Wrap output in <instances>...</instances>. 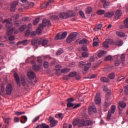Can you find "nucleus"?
I'll list each match as a JSON object with an SVG mask.
<instances>
[{
    "label": "nucleus",
    "instance_id": "1",
    "mask_svg": "<svg viewBox=\"0 0 128 128\" xmlns=\"http://www.w3.org/2000/svg\"><path fill=\"white\" fill-rule=\"evenodd\" d=\"M3 24L4 22H6V28L7 29L6 34L8 36H10V34H12V32L14 30V28L12 27L14 24L12 22V19L8 20L6 19L2 22Z\"/></svg>",
    "mask_w": 128,
    "mask_h": 128
},
{
    "label": "nucleus",
    "instance_id": "2",
    "mask_svg": "<svg viewBox=\"0 0 128 128\" xmlns=\"http://www.w3.org/2000/svg\"><path fill=\"white\" fill-rule=\"evenodd\" d=\"M72 124L74 126L78 125V126L80 128L82 126H87L89 125L90 124L88 120H80L79 119L76 118L73 121Z\"/></svg>",
    "mask_w": 128,
    "mask_h": 128
},
{
    "label": "nucleus",
    "instance_id": "3",
    "mask_svg": "<svg viewBox=\"0 0 128 128\" xmlns=\"http://www.w3.org/2000/svg\"><path fill=\"white\" fill-rule=\"evenodd\" d=\"M77 35H78V34L75 32L72 34H70V36L67 38L66 40V42L68 44H70L72 42H73V40H76Z\"/></svg>",
    "mask_w": 128,
    "mask_h": 128
},
{
    "label": "nucleus",
    "instance_id": "4",
    "mask_svg": "<svg viewBox=\"0 0 128 128\" xmlns=\"http://www.w3.org/2000/svg\"><path fill=\"white\" fill-rule=\"evenodd\" d=\"M48 120L50 122V126L51 128H54L56 126V124L58 122V120H54V118L52 117H49Z\"/></svg>",
    "mask_w": 128,
    "mask_h": 128
},
{
    "label": "nucleus",
    "instance_id": "5",
    "mask_svg": "<svg viewBox=\"0 0 128 128\" xmlns=\"http://www.w3.org/2000/svg\"><path fill=\"white\" fill-rule=\"evenodd\" d=\"M97 112L96 106L94 103H92V104L88 108V114L90 115L92 114V112L96 113Z\"/></svg>",
    "mask_w": 128,
    "mask_h": 128
},
{
    "label": "nucleus",
    "instance_id": "6",
    "mask_svg": "<svg viewBox=\"0 0 128 128\" xmlns=\"http://www.w3.org/2000/svg\"><path fill=\"white\" fill-rule=\"evenodd\" d=\"M48 42V40H44L42 38H38V44H41L42 46H46Z\"/></svg>",
    "mask_w": 128,
    "mask_h": 128
},
{
    "label": "nucleus",
    "instance_id": "7",
    "mask_svg": "<svg viewBox=\"0 0 128 128\" xmlns=\"http://www.w3.org/2000/svg\"><path fill=\"white\" fill-rule=\"evenodd\" d=\"M6 90L7 96H10L12 92V86L10 84H8L6 86Z\"/></svg>",
    "mask_w": 128,
    "mask_h": 128
},
{
    "label": "nucleus",
    "instance_id": "8",
    "mask_svg": "<svg viewBox=\"0 0 128 128\" xmlns=\"http://www.w3.org/2000/svg\"><path fill=\"white\" fill-rule=\"evenodd\" d=\"M64 32H60V33H58L55 37V40H64Z\"/></svg>",
    "mask_w": 128,
    "mask_h": 128
},
{
    "label": "nucleus",
    "instance_id": "9",
    "mask_svg": "<svg viewBox=\"0 0 128 128\" xmlns=\"http://www.w3.org/2000/svg\"><path fill=\"white\" fill-rule=\"evenodd\" d=\"M94 101L96 104L100 106L101 103V98L100 97V93H97L95 96Z\"/></svg>",
    "mask_w": 128,
    "mask_h": 128
},
{
    "label": "nucleus",
    "instance_id": "10",
    "mask_svg": "<svg viewBox=\"0 0 128 128\" xmlns=\"http://www.w3.org/2000/svg\"><path fill=\"white\" fill-rule=\"evenodd\" d=\"M18 4V2L16 1L13 2L10 5V10L11 12H14L16 8V6Z\"/></svg>",
    "mask_w": 128,
    "mask_h": 128
},
{
    "label": "nucleus",
    "instance_id": "11",
    "mask_svg": "<svg viewBox=\"0 0 128 128\" xmlns=\"http://www.w3.org/2000/svg\"><path fill=\"white\" fill-rule=\"evenodd\" d=\"M112 44V40L110 39H106V41H104L103 43V46L106 48H108L109 47L108 44Z\"/></svg>",
    "mask_w": 128,
    "mask_h": 128
},
{
    "label": "nucleus",
    "instance_id": "12",
    "mask_svg": "<svg viewBox=\"0 0 128 128\" xmlns=\"http://www.w3.org/2000/svg\"><path fill=\"white\" fill-rule=\"evenodd\" d=\"M42 24H43V26H52V24L50 23V21L49 20H46L44 18L42 22Z\"/></svg>",
    "mask_w": 128,
    "mask_h": 128
},
{
    "label": "nucleus",
    "instance_id": "13",
    "mask_svg": "<svg viewBox=\"0 0 128 128\" xmlns=\"http://www.w3.org/2000/svg\"><path fill=\"white\" fill-rule=\"evenodd\" d=\"M14 78L18 86H20V76L16 73H14Z\"/></svg>",
    "mask_w": 128,
    "mask_h": 128
},
{
    "label": "nucleus",
    "instance_id": "14",
    "mask_svg": "<svg viewBox=\"0 0 128 128\" xmlns=\"http://www.w3.org/2000/svg\"><path fill=\"white\" fill-rule=\"evenodd\" d=\"M106 52L104 50H100L98 52V56L100 58H102L106 56Z\"/></svg>",
    "mask_w": 128,
    "mask_h": 128
},
{
    "label": "nucleus",
    "instance_id": "15",
    "mask_svg": "<svg viewBox=\"0 0 128 128\" xmlns=\"http://www.w3.org/2000/svg\"><path fill=\"white\" fill-rule=\"evenodd\" d=\"M124 24H125V26L124 25L120 26V28L122 30H125L126 27L128 28V18H127L125 20H124Z\"/></svg>",
    "mask_w": 128,
    "mask_h": 128
},
{
    "label": "nucleus",
    "instance_id": "16",
    "mask_svg": "<svg viewBox=\"0 0 128 128\" xmlns=\"http://www.w3.org/2000/svg\"><path fill=\"white\" fill-rule=\"evenodd\" d=\"M79 44H89V41L86 38H83L80 40Z\"/></svg>",
    "mask_w": 128,
    "mask_h": 128
},
{
    "label": "nucleus",
    "instance_id": "17",
    "mask_svg": "<svg viewBox=\"0 0 128 128\" xmlns=\"http://www.w3.org/2000/svg\"><path fill=\"white\" fill-rule=\"evenodd\" d=\"M44 25L42 24H40L38 26V28L36 30V32L38 34H42V30H44Z\"/></svg>",
    "mask_w": 128,
    "mask_h": 128
},
{
    "label": "nucleus",
    "instance_id": "18",
    "mask_svg": "<svg viewBox=\"0 0 128 128\" xmlns=\"http://www.w3.org/2000/svg\"><path fill=\"white\" fill-rule=\"evenodd\" d=\"M27 76L28 78H34V76H36V74L34 72L30 70L27 72Z\"/></svg>",
    "mask_w": 128,
    "mask_h": 128
},
{
    "label": "nucleus",
    "instance_id": "19",
    "mask_svg": "<svg viewBox=\"0 0 128 128\" xmlns=\"http://www.w3.org/2000/svg\"><path fill=\"white\" fill-rule=\"evenodd\" d=\"M12 120V118H6L4 119V122L5 124L7 125L5 126V128H8V124Z\"/></svg>",
    "mask_w": 128,
    "mask_h": 128
},
{
    "label": "nucleus",
    "instance_id": "20",
    "mask_svg": "<svg viewBox=\"0 0 128 128\" xmlns=\"http://www.w3.org/2000/svg\"><path fill=\"white\" fill-rule=\"evenodd\" d=\"M126 106V103H125L124 102H122V101L119 102V107L118 108H119V110H122L120 109L121 108H125Z\"/></svg>",
    "mask_w": 128,
    "mask_h": 128
},
{
    "label": "nucleus",
    "instance_id": "21",
    "mask_svg": "<svg viewBox=\"0 0 128 128\" xmlns=\"http://www.w3.org/2000/svg\"><path fill=\"white\" fill-rule=\"evenodd\" d=\"M74 16V15L73 13L72 12H66L64 14L65 18H70V17H72Z\"/></svg>",
    "mask_w": 128,
    "mask_h": 128
},
{
    "label": "nucleus",
    "instance_id": "22",
    "mask_svg": "<svg viewBox=\"0 0 128 128\" xmlns=\"http://www.w3.org/2000/svg\"><path fill=\"white\" fill-rule=\"evenodd\" d=\"M74 99H73V98H70L68 99V102L69 103H68L67 104L68 108H72L74 106L73 104L70 103V102H74Z\"/></svg>",
    "mask_w": 128,
    "mask_h": 128
},
{
    "label": "nucleus",
    "instance_id": "23",
    "mask_svg": "<svg viewBox=\"0 0 128 128\" xmlns=\"http://www.w3.org/2000/svg\"><path fill=\"white\" fill-rule=\"evenodd\" d=\"M100 80L104 83L109 82H110V80L108 78L105 76L101 77Z\"/></svg>",
    "mask_w": 128,
    "mask_h": 128
},
{
    "label": "nucleus",
    "instance_id": "24",
    "mask_svg": "<svg viewBox=\"0 0 128 128\" xmlns=\"http://www.w3.org/2000/svg\"><path fill=\"white\" fill-rule=\"evenodd\" d=\"M120 58L121 59V63L122 64H124L126 60V56L124 54H121V56H120Z\"/></svg>",
    "mask_w": 128,
    "mask_h": 128
},
{
    "label": "nucleus",
    "instance_id": "25",
    "mask_svg": "<svg viewBox=\"0 0 128 128\" xmlns=\"http://www.w3.org/2000/svg\"><path fill=\"white\" fill-rule=\"evenodd\" d=\"M32 46H34V48H38V41L36 40H32Z\"/></svg>",
    "mask_w": 128,
    "mask_h": 128
},
{
    "label": "nucleus",
    "instance_id": "26",
    "mask_svg": "<svg viewBox=\"0 0 128 128\" xmlns=\"http://www.w3.org/2000/svg\"><path fill=\"white\" fill-rule=\"evenodd\" d=\"M112 94V92L110 91L108 92V94H106V102H109L110 100H111V97L110 96Z\"/></svg>",
    "mask_w": 128,
    "mask_h": 128
},
{
    "label": "nucleus",
    "instance_id": "27",
    "mask_svg": "<svg viewBox=\"0 0 128 128\" xmlns=\"http://www.w3.org/2000/svg\"><path fill=\"white\" fill-rule=\"evenodd\" d=\"M114 13L112 12H108L104 14L106 18H110L114 16Z\"/></svg>",
    "mask_w": 128,
    "mask_h": 128
},
{
    "label": "nucleus",
    "instance_id": "28",
    "mask_svg": "<svg viewBox=\"0 0 128 128\" xmlns=\"http://www.w3.org/2000/svg\"><path fill=\"white\" fill-rule=\"evenodd\" d=\"M116 34H117V36H119V38H124L125 36V34L122 32H116Z\"/></svg>",
    "mask_w": 128,
    "mask_h": 128
},
{
    "label": "nucleus",
    "instance_id": "29",
    "mask_svg": "<svg viewBox=\"0 0 128 128\" xmlns=\"http://www.w3.org/2000/svg\"><path fill=\"white\" fill-rule=\"evenodd\" d=\"M91 66V63L90 62H88V64H86L85 66H84V71H88V70L89 68H90Z\"/></svg>",
    "mask_w": 128,
    "mask_h": 128
},
{
    "label": "nucleus",
    "instance_id": "30",
    "mask_svg": "<svg viewBox=\"0 0 128 128\" xmlns=\"http://www.w3.org/2000/svg\"><path fill=\"white\" fill-rule=\"evenodd\" d=\"M108 78L110 80H114L115 78V74L114 72H112L108 74Z\"/></svg>",
    "mask_w": 128,
    "mask_h": 128
},
{
    "label": "nucleus",
    "instance_id": "31",
    "mask_svg": "<svg viewBox=\"0 0 128 128\" xmlns=\"http://www.w3.org/2000/svg\"><path fill=\"white\" fill-rule=\"evenodd\" d=\"M86 62L83 61H81L79 63V68H84L86 66Z\"/></svg>",
    "mask_w": 128,
    "mask_h": 128
},
{
    "label": "nucleus",
    "instance_id": "32",
    "mask_svg": "<svg viewBox=\"0 0 128 128\" xmlns=\"http://www.w3.org/2000/svg\"><path fill=\"white\" fill-rule=\"evenodd\" d=\"M123 44L122 40H117L115 42V44H116V46H122Z\"/></svg>",
    "mask_w": 128,
    "mask_h": 128
},
{
    "label": "nucleus",
    "instance_id": "33",
    "mask_svg": "<svg viewBox=\"0 0 128 128\" xmlns=\"http://www.w3.org/2000/svg\"><path fill=\"white\" fill-rule=\"evenodd\" d=\"M26 25H23L22 26V27L19 28L18 30L20 31V32H22L24 30H26Z\"/></svg>",
    "mask_w": 128,
    "mask_h": 128
},
{
    "label": "nucleus",
    "instance_id": "34",
    "mask_svg": "<svg viewBox=\"0 0 128 128\" xmlns=\"http://www.w3.org/2000/svg\"><path fill=\"white\" fill-rule=\"evenodd\" d=\"M110 6V3L108 2H106L104 4V8H108Z\"/></svg>",
    "mask_w": 128,
    "mask_h": 128
},
{
    "label": "nucleus",
    "instance_id": "35",
    "mask_svg": "<svg viewBox=\"0 0 128 128\" xmlns=\"http://www.w3.org/2000/svg\"><path fill=\"white\" fill-rule=\"evenodd\" d=\"M76 72H70L68 74V76H69V77L74 78V76H76Z\"/></svg>",
    "mask_w": 128,
    "mask_h": 128
},
{
    "label": "nucleus",
    "instance_id": "36",
    "mask_svg": "<svg viewBox=\"0 0 128 128\" xmlns=\"http://www.w3.org/2000/svg\"><path fill=\"white\" fill-rule=\"evenodd\" d=\"M32 68L34 70H40V67L38 65H34Z\"/></svg>",
    "mask_w": 128,
    "mask_h": 128
},
{
    "label": "nucleus",
    "instance_id": "37",
    "mask_svg": "<svg viewBox=\"0 0 128 128\" xmlns=\"http://www.w3.org/2000/svg\"><path fill=\"white\" fill-rule=\"evenodd\" d=\"M62 52H64V50L62 48H60L58 51L56 52V56H60Z\"/></svg>",
    "mask_w": 128,
    "mask_h": 128
},
{
    "label": "nucleus",
    "instance_id": "38",
    "mask_svg": "<svg viewBox=\"0 0 128 128\" xmlns=\"http://www.w3.org/2000/svg\"><path fill=\"white\" fill-rule=\"evenodd\" d=\"M114 64H115V66H118L120 64V62L119 60H116L114 61Z\"/></svg>",
    "mask_w": 128,
    "mask_h": 128
},
{
    "label": "nucleus",
    "instance_id": "39",
    "mask_svg": "<svg viewBox=\"0 0 128 128\" xmlns=\"http://www.w3.org/2000/svg\"><path fill=\"white\" fill-rule=\"evenodd\" d=\"M21 84L23 86H26V80L24 78H21Z\"/></svg>",
    "mask_w": 128,
    "mask_h": 128
},
{
    "label": "nucleus",
    "instance_id": "40",
    "mask_svg": "<svg viewBox=\"0 0 128 128\" xmlns=\"http://www.w3.org/2000/svg\"><path fill=\"white\" fill-rule=\"evenodd\" d=\"M92 12V8L91 7H88L86 10V13L87 14H90Z\"/></svg>",
    "mask_w": 128,
    "mask_h": 128
},
{
    "label": "nucleus",
    "instance_id": "41",
    "mask_svg": "<svg viewBox=\"0 0 128 128\" xmlns=\"http://www.w3.org/2000/svg\"><path fill=\"white\" fill-rule=\"evenodd\" d=\"M111 104V103H110V102H109V101H106L104 103V108H108V106H110V105Z\"/></svg>",
    "mask_w": 128,
    "mask_h": 128
},
{
    "label": "nucleus",
    "instance_id": "42",
    "mask_svg": "<svg viewBox=\"0 0 128 128\" xmlns=\"http://www.w3.org/2000/svg\"><path fill=\"white\" fill-rule=\"evenodd\" d=\"M19 18L20 15H18V14H16L12 16V18H13L14 20H18Z\"/></svg>",
    "mask_w": 128,
    "mask_h": 128
},
{
    "label": "nucleus",
    "instance_id": "43",
    "mask_svg": "<svg viewBox=\"0 0 128 128\" xmlns=\"http://www.w3.org/2000/svg\"><path fill=\"white\" fill-rule=\"evenodd\" d=\"M30 42V41L28 40H24L21 42V44H23L24 46H26V44H28Z\"/></svg>",
    "mask_w": 128,
    "mask_h": 128
},
{
    "label": "nucleus",
    "instance_id": "44",
    "mask_svg": "<svg viewBox=\"0 0 128 128\" xmlns=\"http://www.w3.org/2000/svg\"><path fill=\"white\" fill-rule=\"evenodd\" d=\"M116 17H117V18H118L120 16H121V12H120V10H118L117 11H116Z\"/></svg>",
    "mask_w": 128,
    "mask_h": 128
},
{
    "label": "nucleus",
    "instance_id": "45",
    "mask_svg": "<svg viewBox=\"0 0 128 128\" xmlns=\"http://www.w3.org/2000/svg\"><path fill=\"white\" fill-rule=\"evenodd\" d=\"M26 114V112H15V114H16V116H21V114Z\"/></svg>",
    "mask_w": 128,
    "mask_h": 128
},
{
    "label": "nucleus",
    "instance_id": "46",
    "mask_svg": "<svg viewBox=\"0 0 128 128\" xmlns=\"http://www.w3.org/2000/svg\"><path fill=\"white\" fill-rule=\"evenodd\" d=\"M40 22V18H36L33 22L34 26H36V24Z\"/></svg>",
    "mask_w": 128,
    "mask_h": 128
},
{
    "label": "nucleus",
    "instance_id": "47",
    "mask_svg": "<svg viewBox=\"0 0 128 128\" xmlns=\"http://www.w3.org/2000/svg\"><path fill=\"white\" fill-rule=\"evenodd\" d=\"M14 24H15L16 26H20V22L19 20H16L14 22Z\"/></svg>",
    "mask_w": 128,
    "mask_h": 128
},
{
    "label": "nucleus",
    "instance_id": "48",
    "mask_svg": "<svg viewBox=\"0 0 128 128\" xmlns=\"http://www.w3.org/2000/svg\"><path fill=\"white\" fill-rule=\"evenodd\" d=\"M40 120V116H36L32 120V122H36Z\"/></svg>",
    "mask_w": 128,
    "mask_h": 128
},
{
    "label": "nucleus",
    "instance_id": "49",
    "mask_svg": "<svg viewBox=\"0 0 128 128\" xmlns=\"http://www.w3.org/2000/svg\"><path fill=\"white\" fill-rule=\"evenodd\" d=\"M56 70V72H58V70H62V66H60V65H56V68H55Z\"/></svg>",
    "mask_w": 128,
    "mask_h": 128
},
{
    "label": "nucleus",
    "instance_id": "50",
    "mask_svg": "<svg viewBox=\"0 0 128 128\" xmlns=\"http://www.w3.org/2000/svg\"><path fill=\"white\" fill-rule=\"evenodd\" d=\"M1 92L2 94H4V85L1 84Z\"/></svg>",
    "mask_w": 128,
    "mask_h": 128
},
{
    "label": "nucleus",
    "instance_id": "51",
    "mask_svg": "<svg viewBox=\"0 0 128 128\" xmlns=\"http://www.w3.org/2000/svg\"><path fill=\"white\" fill-rule=\"evenodd\" d=\"M111 116H112V113L110 112H108V116H107V118H106V120L109 121L111 118Z\"/></svg>",
    "mask_w": 128,
    "mask_h": 128
},
{
    "label": "nucleus",
    "instance_id": "52",
    "mask_svg": "<svg viewBox=\"0 0 128 128\" xmlns=\"http://www.w3.org/2000/svg\"><path fill=\"white\" fill-rule=\"evenodd\" d=\"M24 34H25V36H30V30H26L24 32Z\"/></svg>",
    "mask_w": 128,
    "mask_h": 128
},
{
    "label": "nucleus",
    "instance_id": "53",
    "mask_svg": "<svg viewBox=\"0 0 128 128\" xmlns=\"http://www.w3.org/2000/svg\"><path fill=\"white\" fill-rule=\"evenodd\" d=\"M88 53L87 52H82V56L83 58H86L88 57Z\"/></svg>",
    "mask_w": 128,
    "mask_h": 128
},
{
    "label": "nucleus",
    "instance_id": "54",
    "mask_svg": "<svg viewBox=\"0 0 128 128\" xmlns=\"http://www.w3.org/2000/svg\"><path fill=\"white\" fill-rule=\"evenodd\" d=\"M50 18L51 20H58V16L56 15H52L50 16Z\"/></svg>",
    "mask_w": 128,
    "mask_h": 128
},
{
    "label": "nucleus",
    "instance_id": "55",
    "mask_svg": "<svg viewBox=\"0 0 128 128\" xmlns=\"http://www.w3.org/2000/svg\"><path fill=\"white\" fill-rule=\"evenodd\" d=\"M116 106H113L112 107V108H111V113L112 114H114L115 111H116Z\"/></svg>",
    "mask_w": 128,
    "mask_h": 128
},
{
    "label": "nucleus",
    "instance_id": "56",
    "mask_svg": "<svg viewBox=\"0 0 128 128\" xmlns=\"http://www.w3.org/2000/svg\"><path fill=\"white\" fill-rule=\"evenodd\" d=\"M42 128H50V126L45 123H42Z\"/></svg>",
    "mask_w": 128,
    "mask_h": 128
},
{
    "label": "nucleus",
    "instance_id": "57",
    "mask_svg": "<svg viewBox=\"0 0 128 128\" xmlns=\"http://www.w3.org/2000/svg\"><path fill=\"white\" fill-rule=\"evenodd\" d=\"M75 66H76L75 62H72L69 64V67H70V68H73Z\"/></svg>",
    "mask_w": 128,
    "mask_h": 128
},
{
    "label": "nucleus",
    "instance_id": "58",
    "mask_svg": "<svg viewBox=\"0 0 128 128\" xmlns=\"http://www.w3.org/2000/svg\"><path fill=\"white\" fill-rule=\"evenodd\" d=\"M105 13V11L104 10H100L98 11V14L100 15L103 14Z\"/></svg>",
    "mask_w": 128,
    "mask_h": 128
},
{
    "label": "nucleus",
    "instance_id": "59",
    "mask_svg": "<svg viewBox=\"0 0 128 128\" xmlns=\"http://www.w3.org/2000/svg\"><path fill=\"white\" fill-rule=\"evenodd\" d=\"M75 76L76 80H79L80 79V76L79 74L76 73Z\"/></svg>",
    "mask_w": 128,
    "mask_h": 128
},
{
    "label": "nucleus",
    "instance_id": "60",
    "mask_svg": "<svg viewBox=\"0 0 128 128\" xmlns=\"http://www.w3.org/2000/svg\"><path fill=\"white\" fill-rule=\"evenodd\" d=\"M21 118H22L24 120V122H26L28 120V117L25 116H22Z\"/></svg>",
    "mask_w": 128,
    "mask_h": 128
},
{
    "label": "nucleus",
    "instance_id": "61",
    "mask_svg": "<svg viewBox=\"0 0 128 128\" xmlns=\"http://www.w3.org/2000/svg\"><path fill=\"white\" fill-rule=\"evenodd\" d=\"M79 14H80V16L82 18H85L84 15V13L82 10H80L79 12Z\"/></svg>",
    "mask_w": 128,
    "mask_h": 128
},
{
    "label": "nucleus",
    "instance_id": "62",
    "mask_svg": "<svg viewBox=\"0 0 128 128\" xmlns=\"http://www.w3.org/2000/svg\"><path fill=\"white\" fill-rule=\"evenodd\" d=\"M44 66L45 68H48V62H44Z\"/></svg>",
    "mask_w": 128,
    "mask_h": 128
},
{
    "label": "nucleus",
    "instance_id": "63",
    "mask_svg": "<svg viewBox=\"0 0 128 128\" xmlns=\"http://www.w3.org/2000/svg\"><path fill=\"white\" fill-rule=\"evenodd\" d=\"M82 50L83 51L88 52V48H87L86 46H83L82 47Z\"/></svg>",
    "mask_w": 128,
    "mask_h": 128
},
{
    "label": "nucleus",
    "instance_id": "64",
    "mask_svg": "<svg viewBox=\"0 0 128 128\" xmlns=\"http://www.w3.org/2000/svg\"><path fill=\"white\" fill-rule=\"evenodd\" d=\"M20 122V118L18 117H15L14 118V122Z\"/></svg>",
    "mask_w": 128,
    "mask_h": 128
}]
</instances>
